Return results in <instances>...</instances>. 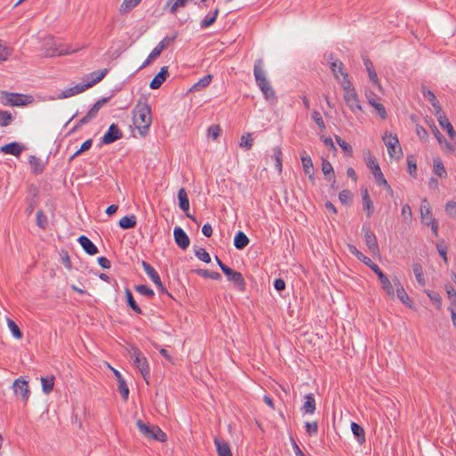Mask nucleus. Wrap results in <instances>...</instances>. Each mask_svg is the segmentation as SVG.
Here are the masks:
<instances>
[{
	"label": "nucleus",
	"instance_id": "nucleus-14",
	"mask_svg": "<svg viewBox=\"0 0 456 456\" xmlns=\"http://www.w3.org/2000/svg\"><path fill=\"white\" fill-rule=\"evenodd\" d=\"M12 388L16 395L20 394L21 395V400L26 403L30 395L28 381L19 378L14 381Z\"/></svg>",
	"mask_w": 456,
	"mask_h": 456
},
{
	"label": "nucleus",
	"instance_id": "nucleus-54",
	"mask_svg": "<svg viewBox=\"0 0 456 456\" xmlns=\"http://www.w3.org/2000/svg\"><path fill=\"white\" fill-rule=\"evenodd\" d=\"M407 169L411 176L416 177L417 163L413 156L407 157Z\"/></svg>",
	"mask_w": 456,
	"mask_h": 456
},
{
	"label": "nucleus",
	"instance_id": "nucleus-20",
	"mask_svg": "<svg viewBox=\"0 0 456 456\" xmlns=\"http://www.w3.org/2000/svg\"><path fill=\"white\" fill-rule=\"evenodd\" d=\"M426 203L428 204V200L425 199L423 200V204L420 208V216L422 223L425 225L429 226L431 224L430 221H436V219L433 216L430 208L425 205Z\"/></svg>",
	"mask_w": 456,
	"mask_h": 456
},
{
	"label": "nucleus",
	"instance_id": "nucleus-18",
	"mask_svg": "<svg viewBox=\"0 0 456 456\" xmlns=\"http://www.w3.org/2000/svg\"><path fill=\"white\" fill-rule=\"evenodd\" d=\"M168 77V68L164 66L160 69V71L153 77V79L150 83V87L151 89H158L161 86V85L166 81Z\"/></svg>",
	"mask_w": 456,
	"mask_h": 456
},
{
	"label": "nucleus",
	"instance_id": "nucleus-16",
	"mask_svg": "<svg viewBox=\"0 0 456 456\" xmlns=\"http://www.w3.org/2000/svg\"><path fill=\"white\" fill-rule=\"evenodd\" d=\"M174 237L176 245L182 249H186L190 245V239L186 232L179 226L174 229Z\"/></svg>",
	"mask_w": 456,
	"mask_h": 456
},
{
	"label": "nucleus",
	"instance_id": "nucleus-34",
	"mask_svg": "<svg viewBox=\"0 0 456 456\" xmlns=\"http://www.w3.org/2000/svg\"><path fill=\"white\" fill-rule=\"evenodd\" d=\"M351 430L360 444L365 443V432L362 426L355 422H352Z\"/></svg>",
	"mask_w": 456,
	"mask_h": 456
},
{
	"label": "nucleus",
	"instance_id": "nucleus-12",
	"mask_svg": "<svg viewBox=\"0 0 456 456\" xmlns=\"http://www.w3.org/2000/svg\"><path fill=\"white\" fill-rule=\"evenodd\" d=\"M46 45H51L49 48L45 49V55L50 57L57 55H66L71 53H76L77 51V49H71L69 45H57L56 43L52 40L47 42Z\"/></svg>",
	"mask_w": 456,
	"mask_h": 456
},
{
	"label": "nucleus",
	"instance_id": "nucleus-43",
	"mask_svg": "<svg viewBox=\"0 0 456 456\" xmlns=\"http://www.w3.org/2000/svg\"><path fill=\"white\" fill-rule=\"evenodd\" d=\"M192 272H194L195 273H197L198 275L200 276H202L204 278H209V279H212V280H220L222 278L221 274L217 272H210L207 269H196V270H193Z\"/></svg>",
	"mask_w": 456,
	"mask_h": 456
},
{
	"label": "nucleus",
	"instance_id": "nucleus-55",
	"mask_svg": "<svg viewBox=\"0 0 456 456\" xmlns=\"http://www.w3.org/2000/svg\"><path fill=\"white\" fill-rule=\"evenodd\" d=\"M134 289L141 295L146 296L148 297H152L155 295L154 291L151 288L143 284L136 285Z\"/></svg>",
	"mask_w": 456,
	"mask_h": 456
},
{
	"label": "nucleus",
	"instance_id": "nucleus-7",
	"mask_svg": "<svg viewBox=\"0 0 456 456\" xmlns=\"http://www.w3.org/2000/svg\"><path fill=\"white\" fill-rule=\"evenodd\" d=\"M177 37V32H175V34L172 37H164L158 45L151 51V53L149 54L147 59L144 61L142 65L140 67V69H143L150 65L151 61L159 57L161 53L167 48Z\"/></svg>",
	"mask_w": 456,
	"mask_h": 456
},
{
	"label": "nucleus",
	"instance_id": "nucleus-11",
	"mask_svg": "<svg viewBox=\"0 0 456 456\" xmlns=\"http://www.w3.org/2000/svg\"><path fill=\"white\" fill-rule=\"evenodd\" d=\"M142 265L145 273L148 274V276L151 278V280L153 281V283L157 286L159 290L161 293H165V294L170 296V294L168 293V291L163 285L158 272L146 261H142Z\"/></svg>",
	"mask_w": 456,
	"mask_h": 456
},
{
	"label": "nucleus",
	"instance_id": "nucleus-52",
	"mask_svg": "<svg viewBox=\"0 0 456 456\" xmlns=\"http://www.w3.org/2000/svg\"><path fill=\"white\" fill-rule=\"evenodd\" d=\"M12 120V114L4 110H0V126H7Z\"/></svg>",
	"mask_w": 456,
	"mask_h": 456
},
{
	"label": "nucleus",
	"instance_id": "nucleus-47",
	"mask_svg": "<svg viewBox=\"0 0 456 456\" xmlns=\"http://www.w3.org/2000/svg\"><path fill=\"white\" fill-rule=\"evenodd\" d=\"M301 162H302V166H303V170H304V173H310L312 171H314V164H313V161H312V159L309 155L307 154H304L301 156Z\"/></svg>",
	"mask_w": 456,
	"mask_h": 456
},
{
	"label": "nucleus",
	"instance_id": "nucleus-23",
	"mask_svg": "<svg viewBox=\"0 0 456 456\" xmlns=\"http://www.w3.org/2000/svg\"><path fill=\"white\" fill-rule=\"evenodd\" d=\"M28 163L34 175H39L43 173L45 169V164L39 158L36 157L35 155H31L28 158Z\"/></svg>",
	"mask_w": 456,
	"mask_h": 456
},
{
	"label": "nucleus",
	"instance_id": "nucleus-33",
	"mask_svg": "<svg viewBox=\"0 0 456 456\" xmlns=\"http://www.w3.org/2000/svg\"><path fill=\"white\" fill-rule=\"evenodd\" d=\"M379 280L381 287H382L383 290L386 292V294L388 297H390L391 298H394L395 297L394 286L391 283V281H389V279L387 278V276L386 274L381 275Z\"/></svg>",
	"mask_w": 456,
	"mask_h": 456
},
{
	"label": "nucleus",
	"instance_id": "nucleus-9",
	"mask_svg": "<svg viewBox=\"0 0 456 456\" xmlns=\"http://www.w3.org/2000/svg\"><path fill=\"white\" fill-rule=\"evenodd\" d=\"M221 270L227 277L228 281L232 282L240 291H244L246 289V282L243 275L224 264H221Z\"/></svg>",
	"mask_w": 456,
	"mask_h": 456
},
{
	"label": "nucleus",
	"instance_id": "nucleus-38",
	"mask_svg": "<svg viewBox=\"0 0 456 456\" xmlns=\"http://www.w3.org/2000/svg\"><path fill=\"white\" fill-rule=\"evenodd\" d=\"M118 224L124 230L132 229L136 225V217L134 215L123 216Z\"/></svg>",
	"mask_w": 456,
	"mask_h": 456
},
{
	"label": "nucleus",
	"instance_id": "nucleus-51",
	"mask_svg": "<svg viewBox=\"0 0 456 456\" xmlns=\"http://www.w3.org/2000/svg\"><path fill=\"white\" fill-rule=\"evenodd\" d=\"M138 0H124L120 6V12L126 13L138 4Z\"/></svg>",
	"mask_w": 456,
	"mask_h": 456
},
{
	"label": "nucleus",
	"instance_id": "nucleus-29",
	"mask_svg": "<svg viewBox=\"0 0 456 456\" xmlns=\"http://www.w3.org/2000/svg\"><path fill=\"white\" fill-rule=\"evenodd\" d=\"M215 444L219 456H232L228 443L221 441L219 438H215Z\"/></svg>",
	"mask_w": 456,
	"mask_h": 456
},
{
	"label": "nucleus",
	"instance_id": "nucleus-64",
	"mask_svg": "<svg viewBox=\"0 0 456 456\" xmlns=\"http://www.w3.org/2000/svg\"><path fill=\"white\" fill-rule=\"evenodd\" d=\"M221 132V128L218 125H212L208 129V135L213 139H216Z\"/></svg>",
	"mask_w": 456,
	"mask_h": 456
},
{
	"label": "nucleus",
	"instance_id": "nucleus-32",
	"mask_svg": "<svg viewBox=\"0 0 456 456\" xmlns=\"http://www.w3.org/2000/svg\"><path fill=\"white\" fill-rule=\"evenodd\" d=\"M233 243L237 249H243L248 245L249 240L243 232L240 231L236 233Z\"/></svg>",
	"mask_w": 456,
	"mask_h": 456
},
{
	"label": "nucleus",
	"instance_id": "nucleus-35",
	"mask_svg": "<svg viewBox=\"0 0 456 456\" xmlns=\"http://www.w3.org/2000/svg\"><path fill=\"white\" fill-rule=\"evenodd\" d=\"M363 63L368 71L370 80L373 84L378 85L379 78H378V75H377L375 69H373L372 61L369 58L365 57V58H363Z\"/></svg>",
	"mask_w": 456,
	"mask_h": 456
},
{
	"label": "nucleus",
	"instance_id": "nucleus-57",
	"mask_svg": "<svg viewBox=\"0 0 456 456\" xmlns=\"http://www.w3.org/2000/svg\"><path fill=\"white\" fill-rule=\"evenodd\" d=\"M370 105L376 110L378 115L382 118L386 119L387 117V110L383 104L377 102H370Z\"/></svg>",
	"mask_w": 456,
	"mask_h": 456
},
{
	"label": "nucleus",
	"instance_id": "nucleus-36",
	"mask_svg": "<svg viewBox=\"0 0 456 456\" xmlns=\"http://www.w3.org/2000/svg\"><path fill=\"white\" fill-rule=\"evenodd\" d=\"M219 12H220V9L218 6H216L214 9L213 13L211 15L205 16L204 19L200 21V27L202 28H208V27L212 26L216 22Z\"/></svg>",
	"mask_w": 456,
	"mask_h": 456
},
{
	"label": "nucleus",
	"instance_id": "nucleus-19",
	"mask_svg": "<svg viewBox=\"0 0 456 456\" xmlns=\"http://www.w3.org/2000/svg\"><path fill=\"white\" fill-rule=\"evenodd\" d=\"M77 241L83 248V249L90 256H94L98 253L97 247L92 242V240L85 235H81Z\"/></svg>",
	"mask_w": 456,
	"mask_h": 456
},
{
	"label": "nucleus",
	"instance_id": "nucleus-1",
	"mask_svg": "<svg viewBox=\"0 0 456 456\" xmlns=\"http://www.w3.org/2000/svg\"><path fill=\"white\" fill-rule=\"evenodd\" d=\"M253 73L256 84L260 88L264 97L269 102H277L275 92L266 78V72L264 69V61L262 59L255 61Z\"/></svg>",
	"mask_w": 456,
	"mask_h": 456
},
{
	"label": "nucleus",
	"instance_id": "nucleus-46",
	"mask_svg": "<svg viewBox=\"0 0 456 456\" xmlns=\"http://www.w3.org/2000/svg\"><path fill=\"white\" fill-rule=\"evenodd\" d=\"M7 325H8L12 336L15 338H17V339L22 338L23 334L20 331L19 326L16 324V322L13 320L7 318Z\"/></svg>",
	"mask_w": 456,
	"mask_h": 456
},
{
	"label": "nucleus",
	"instance_id": "nucleus-42",
	"mask_svg": "<svg viewBox=\"0 0 456 456\" xmlns=\"http://www.w3.org/2000/svg\"><path fill=\"white\" fill-rule=\"evenodd\" d=\"M273 158L275 161V168L278 170V172L281 174L282 171V152L280 146L274 147L273 149Z\"/></svg>",
	"mask_w": 456,
	"mask_h": 456
},
{
	"label": "nucleus",
	"instance_id": "nucleus-27",
	"mask_svg": "<svg viewBox=\"0 0 456 456\" xmlns=\"http://www.w3.org/2000/svg\"><path fill=\"white\" fill-rule=\"evenodd\" d=\"M322 170L326 179L328 181H331L332 185H333L335 183L336 180H335V173H334V170H333V167H332V165L330 164V162L328 161L327 159H322Z\"/></svg>",
	"mask_w": 456,
	"mask_h": 456
},
{
	"label": "nucleus",
	"instance_id": "nucleus-3",
	"mask_svg": "<svg viewBox=\"0 0 456 456\" xmlns=\"http://www.w3.org/2000/svg\"><path fill=\"white\" fill-rule=\"evenodd\" d=\"M136 426L145 438L159 442L167 441L166 433L159 426L147 424L142 419L136 421Z\"/></svg>",
	"mask_w": 456,
	"mask_h": 456
},
{
	"label": "nucleus",
	"instance_id": "nucleus-49",
	"mask_svg": "<svg viewBox=\"0 0 456 456\" xmlns=\"http://www.w3.org/2000/svg\"><path fill=\"white\" fill-rule=\"evenodd\" d=\"M335 140L339 147L344 151L346 156L351 157L353 154V149L349 143L344 141L340 136L335 135Z\"/></svg>",
	"mask_w": 456,
	"mask_h": 456
},
{
	"label": "nucleus",
	"instance_id": "nucleus-61",
	"mask_svg": "<svg viewBox=\"0 0 456 456\" xmlns=\"http://www.w3.org/2000/svg\"><path fill=\"white\" fill-rule=\"evenodd\" d=\"M92 139H88L86 140V142H84L80 147L79 150H77L70 158V160L73 159L74 158L79 156L81 153H83L84 151H88L91 146H92Z\"/></svg>",
	"mask_w": 456,
	"mask_h": 456
},
{
	"label": "nucleus",
	"instance_id": "nucleus-26",
	"mask_svg": "<svg viewBox=\"0 0 456 456\" xmlns=\"http://www.w3.org/2000/svg\"><path fill=\"white\" fill-rule=\"evenodd\" d=\"M437 120L439 122V125L446 129V132L448 135L452 139L454 136H456V133L449 121V119L446 118L445 113H441V116L437 117Z\"/></svg>",
	"mask_w": 456,
	"mask_h": 456
},
{
	"label": "nucleus",
	"instance_id": "nucleus-53",
	"mask_svg": "<svg viewBox=\"0 0 456 456\" xmlns=\"http://www.w3.org/2000/svg\"><path fill=\"white\" fill-rule=\"evenodd\" d=\"M118 390L119 394L121 395L124 401H126L128 399L129 395V388L125 381V379L118 380Z\"/></svg>",
	"mask_w": 456,
	"mask_h": 456
},
{
	"label": "nucleus",
	"instance_id": "nucleus-39",
	"mask_svg": "<svg viewBox=\"0 0 456 456\" xmlns=\"http://www.w3.org/2000/svg\"><path fill=\"white\" fill-rule=\"evenodd\" d=\"M125 294H126V303H127L128 306L136 314H142V309L140 308V306L134 300L131 290L126 288L125 290Z\"/></svg>",
	"mask_w": 456,
	"mask_h": 456
},
{
	"label": "nucleus",
	"instance_id": "nucleus-25",
	"mask_svg": "<svg viewBox=\"0 0 456 456\" xmlns=\"http://www.w3.org/2000/svg\"><path fill=\"white\" fill-rule=\"evenodd\" d=\"M330 69L335 77V78H338V74L343 76L344 80L348 79V74L344 71V65L341 61H335L330 63Z\"/></svg>",
	"mask_w": 456,
	"mask_h": 456
},
{
	"label": "nucleus",
	"instance_id": "nucleus-17",
	"mask_svg": "<svg viewBox=\"0 0 456 456\" xmlns=\"http://www.w3.org/2000/svg\"><path fill=\"white\" fill-rule=\"evenodd\" d=\"M24 149V145L17 142H12L2 146L0 151L4 154H10L18 157L23 151Z\"/></svg>",
	"mask_w": 456,
	"mask_h": 456
},
{
	"label": "nucleus",
	"instance_id": "nucleus-58",
	"mask_svg": "<svg viewBox=\"0 0 456 456\" xmlns=\"http://www.w3.org/2000/svg\"><path fill=\"white\" fill-rule=\"evenodd\" d=\"M195 256L205 263H210L211 257L209 254L202 248H199L195 250Z\"/></svg>",
	"mask_w": 456,
	"mask_h": 456
},
{
	"label": "nucleus",
	"instance_id": "nucleus-5",
	"mask_svg": "<svg viewBox=\"0 0 456 456\" xmlns=\"http://www.w3.org/2000/svg\"><path fill=\"white\" fill-rule=\"evenodd\" d=\"M129 353L131 354V358L134 361V365L140 370L143 379L148 383V378L150 377V365L147 358L135 346H131Z\"/></svg>",
	"mask_w": 456,
	"mask_h": 456
},
{
	"label": "nucleus",
	"instance_id": "nucleus-2",
	"mask_svg": "<svg viewBox=\"0 0 456 456\" xmlns=\"http://www.w3.org/2000/svg\"><path fill=\"white\" fill-rule=\"evenodd\" d=\"M133 123L139 130L141 135H145L148 133L149 127L151 124V107L144 104H137L134 109Z\"/></svg>",
	"mask_w": 456,
	"mask_h": 456
},
{
	"label": "nucleus",
	"instance_id": "nucleus-41",
	"mask_svg": "<svg viewBox=\"0 0 456 456\" xmlns=\"http://www.w3.org/2000/svg\"><path fill=\"white\" fill-rule=\"evenodd\" d=\"M41 383H42L43 391L46 395H48L53 389L54 377L53 376H48V377H45V378H41Z\"/></svg>",
	"mask_w": 456,
	"mask_h": 456
},
{
	"label": "nucleus",
	"instance_id": "nucleus-40",
	"mask_svg": "<svg viewBox=\"0 0 456 456\" xmlns=\"http://www.w3.org/2000/svg\"><path fill=\"white\" fill-rule=\"evenodd\" d=\"M213 77L211 75H206L202 78H200L197 83H195L190 91H200L207 86H209V84L212 81Z\"/></svg>",
	"mask_w": 456,
	"mask_h": 456
},
{
	"label": "nucleus",
	"instance_id": "nucleus-63",
	"mask_svg": "<svg viewBox=\"0 0 456 456\" xmlns=\"http://www.w3.org/2000/svg\"><path fill=\"white\" fill-rule=\"evenodd\" d=\"M305 431L309 436H315L318 433V424L316 421L314 422H306L305 423Z\"/></svg>",
	"mask_w": 456,
	"mask_h": 456
},
{
	"label": "nucleus",
	"instance_id": "nucleus-6",
	"mask_svg": "<svg viewBox=\"0 0 456 456\" xmlns=\"http://www.w3.org/2000/svg\"><path fill=\"white\" fill-rule=\"evenodd\" d=\"M383 141L391 158L399 159L403 157V151L396 134L386 132L383 136Z\"/></svg>",
	"mask_w": 456,
	"mask_h": 456
},
{
	"label": "nucleus",
	"instance_id": "nucleus-22",
	"mask_svg": "<svg viewBox=\"0 0 456 456\" xmlns=\"http://www.w3.org/2000/svg\"><path fill=\"white\" fill-rule=\"evenodd\" d=\"M107 73H108L107 69H103L102 70H97V71H94V72L90 73L88 75V78H90V80H88L86 83L87 87L90 88L93 86H94L95 84H97L98 82H100L102 79H103V77L107 75Z\"/></svg>",
	"mask_w": 456,
	"mask_h": 456
},
{
	"label": "nucleus",
	"instance_id": "nucleus-37",
	"mask_svg": "<svg viewBox=\"0 0 456 456\" xmlns=\"http://www.w3.org/2000/svg\"><path fill=\"white\" fill-rule=\"evenodd\" d=\"M347 248L349 252L364 265H368L370 263H371L372 260L370 257L364 256L354 245L348 244Z\"/></svg>",
	"mask_w": 456,
	"mask_h": 456
},
{
	"label": "nucleus",
	"instance_id": "nucleus-21",
	"mask_svg": "<svg viewBox=\"0 0 456 456\" xmlns=\"http://www.w3.org/2000/svg\"><path fill=\"white\" fill-rule=\"evenodd\" d=\"M305 403L301 408V410L305 413L313 414L316 410V403L314 395L313 394H308L305 395Z\"/></svg>",
	"mask_w": 456,
	"mask_h": 456
},
{
	"label": "nucleus",
	"instance_id": "nucleus-30",
	"mask_svg": "<svg viewBox=\"0 0 456 456\" xmlns=\"http://www.w3.org/2000/svg\"><path fill=\"white\" fill-rule=\"evenodd\" d=\"M110 98L109 97H104V98H102L100 100H98L94 105L93 107L88 110V112L86 113V117L91 120L93 119L94 118H95L100 110V109L109 102Z\"/></svg>",
	"mask_w": 456,
	"mask_h": 456
},
{
	"label": "nucleus",
	"instance_id": "nucleus-28",
	"mask_svg": "<svg viewBox=\"0 0 456 456\" xmlns=\"http://www.w3.org/2000/svg\"><path fill=\"white\" fill-rule=\"evenodd\" d=\"M86 89H88V87L86 83L85 84H83V83L77 84L76 86L63 91L61 98H68V97L76 95L77 94H80V93L86 91Z\"/></svg>",
	"mask_w": 456,
	"mask_h": 456
},
{
	"label": "nucleus",
	"instance_id": "nucleus-50",
	"mask_svg": "<svg viewBox=\"0 0 456 456\" xmlns=\"http://www.w3.org/2000/svg\"><path fill=\"white\" fill-rule=\"evenodd\" d=\"M191 1V0H174V3L172 4V5L170 7L171 13H173V14L176 13L179 8L186 6L187 4ZM172 2H173V0H168L167 4V5L170 4Z\"/></svg>",
	"mask_w": 456,
	"mask_h": 456
},
{
	"label": "nucleus",
	"instance_id": "nucleus-4",
	"mask_svg": "<svg viewBox=\"0 0 456 456\" xmlns=\"http://www.w3.org/2000/svg\"><path fill=\"white\" fill-rule=\"evenodd\" d=\"M342 88L344 91V100L351 111L354 113L362 111V106L360 104L358 95L349 79H346V81L342 82Z\"/></svg>",
	"mask_w": 456,
	"mask_h": 456
},
{
	"label": "nucleus",
	"instance_id": "nucleus-24",
	"mask_svg": "<svg viewBox=\"0 0 456 456\" xmlns=\"http://www.w3.org/2000/svg\"><path fill=\"white\" fill-rule=\"evenodd\" d=\"M362 199L363 209L366 211L367 216L370 217L374 212V207L367 189L362 191Z\"/></svg>",
	"mask_w": 456,
	"mask_h": 456
},
{
	"label": "nucleus",
	"instance_id": "nucleus-48",
	"mask_svg": "<svg viewBox=\"0 0 456 456\" xmlns=\"http://www.w3.org/2000/svg\"><path fill=\"white\" fill-rule=\"evenodd\" d=\"M396 296H397L399 300L403 305H405L409 308H412L413 307L412 301L411 300L410 297L408 296V294H407V292L405 291L404 289H397Z\"/></svg>",
	"mask_w": 456,
	"mask_h": 456
},
{
	"label": "nucleus",
	"instance_id": "nucleus-15",
	"mask_svg": "<svg viewBox=\"0 0 456 456\" xmlns=\"http://www.w3.org/2000/svg\"><path fill=\"white\" fill-rule=\"evenodd\" d=\"M123 137V133L117 124H111L102 138V143L110 144Z\"/></svg>",
	"mask_w": 456,
	"mask_h": 456
},
{
	"label": "nucleus",
	"instance_id": "nucleus-44",
	"mask_svg": "<svg viewBox=\"0 0 456 456\" xmlns=\"http://www.w3.org/2000/svg\"><path fill=\"white\" fill-rule=\"evenodd\" d=\"M412 271L415 275V278L418 283L421 286L425 285V278L422 271V266L420 264L415 263L412 265Z\"/></svg>",
	"mask_w": 456,
	"mask_h": 456
},
{
	"label": "nucleus",
	"instance_id": "nucleus-31",
	"mask_svg": "<svg viewBox=\"0 0 456 456\" xmlns=\"http://www.w3.org/2000/svg\"><path fill=\"white\" fill-rule=\"evenodd\" d=\"M177 197H178V200H179L180 208L184 212L189 211L190 201H189V198H188L186 190L184 188H181L178 191Z\"/></svg>",
	"mask_w": 456,
	"mask_h": 456
},
{
	"label": "nucleus",
	"instance_id": "nucleus-45",
	"mask_svg": "<svg viewBox=\"0 0 456 456\" xmlns=\"http://www.w3.org/2000/svg\"><path fill=\"white\" fill-rule=\"evenodd\" d=\"M434 172L441 178L446 177L447 175L444 166L440 159H434Z\"/></svg>",
	"mask_w": 456,
	"mask_h": 456
},
{
	"label": "nucleus",
	"instance_id": "nucleus-60",
	"mask_svg": "<svg viewBox=\"0 0 456 456\" xmlns=\"http://www.w3.org/2000/svg\"><path fill=\"white\" fill-rule=\"evenodd\" d=\"M425 292L428 295V297L430 298V300L433 301V303L436 305V307L440 308L441 304H442V299H441L440 295L437 292H434V291H430V290H426Z\"/></svg>",
	"mask_w": 456,
	"mask_h": 456
},
{
	"label": "nucleus",
	"instance_id": "nucleus-62",
	"mask_svg": "<svg viewBox=\"0 0 456 456\" xmlns=\"http://www.w3.org/2000/svg\"><path fill=\"white\" fill-rule=\"evenodd\" d=\"M312 118L314 119V121L318 125V126L321 129H325L324 121L322 119L321 113L318 110H313Z\"/></svg>",
	"mask_w": 456,
	"mask_h": 456
},
{
	"label": "nucleus",
	"instance_id": "nucleus-13",
	"mask_svg": "<svg viewBox=\"0 0 456 456\" xmlns=\"http://www.w3.org/2000/svg\"><path fill=\"white\" fill-rule=\"evenodd\" d=\"M362 231L364 232L366 246L368 247L370 253L373 255L379 254V248L377 241V237L374 232L370 230V228L366 227L365 225L362 226Z\"/></svg>",
	"mask_w": 456,
	"mask_h": 456
},
{
	"label": "nucleus",
	"instance_id": "nucleus-59",
	"mask_svg": "<svg viewBox=\"0 0 456 456\" xmlns=\"http://www.w3.org/2000/svg\"><path fill=\"white\" fill-rule=\"evenodd\" d=\"M338 199L342 204L346 205L351 202L352 193L349 190H343L339 192Z\"/></svg>",
	"mask_w": 456,
	"mask_h": 456
},
{
	"label": "nucleus",
	"instance_id": "nucleus-56",
	"mask_svg": "<svg viewBox=\"0 0 456 456\" xmlns=\"http://www.w3.org/2000/svg\"><path fill=\"white\" fill-rule=\"evenodd\" d=\"M48 224V220L46 216L44 214L43 210H38L37 212V225L39 228L45 229Z\"/></svg>",
	"mask_w": 456,
	"mask_h": 456
},
{
	"label": "nucleus",
	"instance_id": "nucleus-8",
	"mask_svg": "<svg viewBox=\"0 0 456 456\" xmlns=\"http://www.w3.org/2000/svg\"><path fill=\"white\" fill-rule=\"evenodd\" d=\"M28 98L27 95L18 93H9L6 91L0 93L1 102L4 105L25 106L29 102Z\"/></svg>",
	"mask_w": 456,
	"mask_h": 456
},
{
	"label": "nucleus",
	"instance_id": "nucleus-10",
	"mask_svg": "<svg viewBox=\"0 0 456 456\" xmlns=\"http://www.w3.org/2000/svg\"><path fill=\"white\" fill-rule=\"evenodd\" d=\"M366 164H367V167L371 171L377 184L384 185L388 190H391L390 185L388 184L383 173L381 172L380 167H379L377 159L374 157L370 156L367 159Z\"/></svg>",
	"mask_w": 456,
	"mask_h": 456
}]
</instances>
